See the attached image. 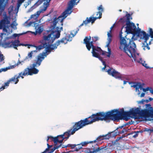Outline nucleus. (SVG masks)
Returning <instances> with one entry per match:
<instances>
[{"mask_svg": "<svg viewBox=\"0 0 153 153\" xmlns=\"http://www.w3.org/2000/svg\"><path fill=\"white\" fill-rule=\"evenodd\" d=\"M84 126L82 120H81L75 123L72 128L65 132L63 134L59 135V136H60L61 138L64 137V138L67 139L71 135L73 134L76 131L82 128Z\"/></svg>", "mask_w": 153, "mask_h": 153, "instance_id": "8", "label": "nucleus"}, {"mask_svg": "<svg viewBox=\"0 0 153 153\" xmlns=\"http://www.w3.org/2000/svg\"><path fill=\"white\" fill-rule=\"evenodd\" d=\"M144 131H147L151 133L153 132V129H148V128H145Z\"/></svg>", "mask_w": 153, "mask_h": 153, "instance_id": "45", "label": "nucleus"}, {"mask_svg": "<svg viewBox=\"0 0 153 153\" xmlns=\"http://www.w3.org/2000/svg\"><path fill=\"white\" fill-rule=\"evenodd\" d=\"M16 18L15 16L13 17L12 19L13 22L10 24V19L12 18L7 16L6 14L4 15L3 19L0 21V29H3V31L5 33L1 34L0 37L1 39H2L3 36L4 35H8L12 33V30L10 28V27L13 28H16L17 24L16 22Z\"/></svg>", "mask_w": 153, "mask_h": 153, "instance_id": "6", "label": "nucleus"}, {"mask_svg": "<svg viewBox=\"0 0 153 153\" xmlns=\"http://www.w3.org/2000/svg\"><path fill=\"white\" fill-rule=\"evenodd\" d=\"M149 101H151L152 100H153V98H152L151 97H149Z\"/></svg>", "mask_w": 153, "mask_h": 153, "instance_id": "60", "label": "nucleus"}, {"mask_svg": "<svg viewBox=\"0 0 153 153\" xmlns=\"http://www.w3.org/2000/svg\"><path fill=\"white\" fill-rule=\"evenodd\" d=\"M98 10L99 11L101 12V13L103 11V9L102 8V5H100L98 8Z\"/></svg>", "mask_w": 153, "mask_h": 153, "instance_id": "47", "label": "nucleus"}, {"mask_svg": "<svg viewBox=\"0 0 153 153\" xmlns=\"http://www.w3.org/2000/svg\"><path fill=\"white\" fill-rule=\"evenodd\" d=\"M99 12L101 13V16L102 15V13H101V12H100V11H99L97 13L96 15L97 16H98V14H99V16H100V13H99Z\"/></svg>", "mask_w": 153, "mask_h": 153, "instance_id": "58", "label": "nucleus"}, {"mask_svg": "<svg viewBox=\"0 0 153 153\" xmlns=\"http://www.w3.org/2000/svg\"><path fill=\"white\" fill-rule=\"evenodd\" d=\"M52 146V145H49L48 146V148L49 149H50L51 147Z\"/></svg>", "mask_w": 153, "mask_h": 153, "instance_id": "61", "label": "nucleus"}, {"mask_svg": "<svg viewBox=\"0 0 153 153\" xmlns=\"http://www.w3.org/2000/svg\"><path fill=\"white\" fill-rule=\"evenodd\" d=\"M25 0H18L17 7L16 8L13 10V7L10 6L8 9V12L10 17H11L12 16H15V18L17 16V13L18 12L19 8L22 4L24 2Z\"/></svg>", "mask_w": 153, "mask_h": 153, "instance_id": "10", "label": "nucleus"}, {"mask_svg": "<svg viewBox=\"0 0 153 153\" xmlns=\"http://www.w3.org/2000/svg\"><path fill=\"white\" fill-rule=\"evenodd\" d=\"M104 149H105V147H103V146H102L100 147H98L96 149L94 148L92 151H91L90 149H89V151L88 153H96L99 151H101V152H103L104 151Z\"/></svg>", "mask_w": 153, "mask_h": 153, "instance_id": "23", "label": "nucleus"}, {"mask_svg": "<svg viewBox=\"0 0 153 153\" xmlns=\"http://www.w3.org/2000/svg\"><path fill=\"white\" fill-rule=\"evenodd\" d=\"M110 68H109V69H108V70H107V69H106V70H107V71H106V72H107V71H108V70H109V69H110Z\"/></svg>", "mask_w": 153, "mask_h": 153, "instance_id": "62", "label": "nucleus"}, {"mask_svg": "<svg viewBox=\"0 0 153 153\" xmlns=\"http://www.w3.org/2000/svg\"><path fill=\"white\" fill-rule=\"evenodd\" d=\"M36 32V34H35L36 35L37 33H41L43 30V27L42 26H40L39 25L36 26L35 27Z\"/></svg>", "mask_w": 153, "mask_h": 153, "instance_id": "27", "label": "nucleus"}, {"mask_svg": "<svg viewBox=\"0 0 153 153\" xmlns=\"http://www.w3.org/2000/svg\"><path fill=\"white\" fill-rule=\"evenodd\" d=\"M53 137L50 136L48 137V139L47 140V141L48 142L49 140H50V141H53Z\"/></svg>", "mask_w": 153, "mask_h": 153, "instance_id": "46", "label": "nucleus"}, {"mask_svg": "<svg viewBox=\"0 0 153 153\" xmlns=\"http://www.w3.org/2000/svg\"><path fill=\"white\" fill-rule=\"evenodd\" d=\"M124 17H123V18H121L120 19L119 21V22H125L124 20Z\"/></svg>", "mask_w": 153, "mask_h": 153, "instance_id": "50", "label": "nucleus"}, {"mask_svg": "<svg viewBox=\"0 0 153 153\" xmlns=\"http://www.w3.org/2000/svg\"><path fill=\"white\" fill-rule=\"evenodd\" d=\"M100 13V16H97L95 17H93L92 18L91 17H90L88 19V18H87L86 20L85 21H84L79 26V27L82 26L84 24L86 25L89 23H90L91 22L92 23H93L94 21L98 19H100L101 18V13L99 12Z\"/></svg>", "mask_w": 153, "mask_h": 153, "instance_id": "16", "label": "nucleus"}, {"mask_svg": "<svg viewBox=\"0 0 153 153\" xmlns=\"http://www.w3.org/2000/svg\"><path fill=\"white\" fill-rule=\"evenodd\" d=\"M114 109L106 112H100L93 114L91 116L81 120L85 126L99 120L114 121Z\"/></svg>", "mask_w": 153, "mask_h": 153, "instance_id": "5", "label": "nucleus"}, {"mask_svg": "<svg viewBox=\"0 0 153 153\" xmlns=\"http://www.w3.org/2000/svg\"><path fill=\"white\" fill-rule=\"evenodd\" d=\"M94 143V141H90V142H84L82 143L81 144L82 146H85L88 143Z\"/></svg>", "mask_w": 153, "mask_h": 153, "instance_id": "43", "label": "nucleus"}, {"mask_svg": "<svg viewBox=\"0 0 153 153\" xmlns=\"http://www.w3.org/2000/svg\"><path fill=\"white\" fill-rule=\"evenodd\" d=\"M62 27H61L60 28L57 27H56V31H52L51 33L47 36H43V39L45 43L43 44V45H40L36 46L28 45V48H30V46H32L36 48V50L34 51H36V53L38 51L45 48L46 52H43V53H46V54L47 55L48 54V53H49L56 49L57 47L61 43H63L65 44L67 43L68 41H71L72 40V37H74L79 30V29L77 28L76 30L72 31L71 33V37H70L69 34L67 35L65 37L63 38L61 40H59L55 43L53 45H51L55 39L59 37L60 32L61 30H62Z\"/></svg>", "mask_w": 153, "mask_h": 153, "instance_id": "1", "label": "nucleus"}, {"mask_svg": "<svg viewBox=\"0 0 153 153\" xmlns=\"http://www.w3.org/2000/svg\"><path fill=\"white\" fill-rule=\"evenodd\" d=\"M149 36H151L152 38H153V31L150 33Z\"/></svg>", "mask_w": 153, "mask_h": 153, "instance_id": "55", "label": "nucleus"}, {"mask_svg": "<svg viewBox=\"0 0 153 153\" xmlns=\"http://www.w3.org/2000/svg\"><path fill=\"white\" fill-rule=\"evenodd\" d=\"M127 82H128L129 85H131V86H144L145 85L144 83L140 82H128L125 80L123 81L124 85H125Z\"/></svg>", "mask_w": 153, "mask_h": 153, "instance_id": "22", "label": "nucleus"}, {"mask_svg": "<svg viewBox=\"0 0 153 153\" xmlns=\"http://www.w3.org/2000/svg\"><path fill=\"white\" fill-rule=\"evenodd\" d=\"M20 77H21V76L19 74L18 75L14 76L5 83L4 86H8L10 83L14 84L17 83L19 81V79Z\"/></svg>", "mask_w": 153, "mask_h": 153, "instance_id": "15", "label": "nucleus"}, {"mask_svg": "<svg viewBox=\"0 0 153 153\" xmlns=\"http://www.w3.org/2000/svg\"><path fill=\"white\" fill-rule=\"evenodd\" d=\"M145 95V93H142L140 95V97H143Z\"/></svg>", "mask_w": 153, "mask_h": 153, "instance_id": "53", "label": "nucleus"}, {"mask_svg": "<svg viewBox=\"0 0 153 153\" xmlns=\"http://www.w3.org/2000/svg\"><path fill=\"white\" fill-rule=\"evenodd\" d=\"M141 29L138 27V29L137 30L136 32L138 36L143 40V42L142 43V47L144 50L146 49L149 50L150 48L147 43V41L149 39V36L148 34H147L145 31H141Z\"/></svg>", "mask_w": 153, "mask_h": 153, "instance_id": "9", "label": "nucleus"}, {"mask_svg": "<svg viewBox=\"0 0 153 153\" xmlns=\"http://www.w3.org/2000/svg\"><path fill=\"white\" fill-rule=\"evenodd\" d=\"M110 146H105V147L104 151L103 152H106V153H109L113 151V149L111 148Z\"/></svg>", "mask_w": 153, "mask_h": 153, "instance_id": "28", "label": "nucleus"}, {"mask_svg": "<svg viewBox=\"0 0 153 153\" xmlns=\"http://www.w3.org/2000/svg\"><path fill=\"white\" fill-rule=\"evenodd\" d=\"M76 146V144H68L67 145V147H70L72 149L74 148Z\"/></svg>", "mask_w": 153, "mask_h": 153, "instance_id": "41", "label": "nucleus"}, {"mask_svg": "<svg viewBox=\"0 0 153 153\" xmlns=\"http://www.w3.org/2000/svg\"><path fill=\"white\" fill-rule=\"evenodd\" d=\"M142 132L143 131H137V132H135V133L134 135H133V133H131L130 134H128V135H129L130 134H132V137L134 138H135L136 137H137L138 136V133H140V132L142 133Z\"/></svg>", "mask_w": 153, "mask_h": 153, "instance_id": "37", "label": "nucleus"}, {"mask_svg": "<svg viewBox=\"0 0 153 153\" xmlns=\"http://www.w3.org/2000/svg\"><path fill=\"white\" fill-rule=\"evenodd\" d=\"M6 37L5 40L2 43V46L4 48L12 47V41H8L9 39H7Z\"/></svg>", "mask_w": 153, "mask_h": 153, "instance_id": "20", "label": "nucleus"}, {"mask_svg": "<svg viewBox=\"0 0 153 153\" xmlns=\"http://www.w3.org/2000/svg\"><path fill=\"white\" fill-rule=\"evenodd\" d=\"M110 35L108 34V38L107 42L106 43V45L105 47H107L108 52L105 51H102L100 48L96 47L94 46L92 44V42H89L90 40H91V37L89 36V37H86L84 39V43L86 45V46L88 50L90 51L91 48H92V51L91 52L92 54V56L94 57L98 58L102 62L103 65L104 66V67L102 68V71L105 70L106 67L105 61L102 59L101 57L99 56L100 54L104 56L105 57H109L111 54V49L109 47V44L111 42L110 39Z\"/></svg>", "mask_w": 153, "mask_h": 153, "instance_id": "3", "label": "nucleus"}, {"mask_svg": "<svg viewBox=\"0 0 153 153\" xmlns=\"http://www.w3.org/2000/svg\"><path fill=\"white\" fill-rule=\"evenodd\" d=\"M46 1V2H45L44 3L43 5L40 7L39 11H38L37 12V13L39 15L41 13H43L46 10L47 7H48L49 5V3L50 1H48L47 0H43L42 1V3L43 1Z\"/></svg>", "mask_w": 153, "mask_h": 153, "instance_id": "18", "label": "nucleus"}, {"mask_svg": "<svg viewBox=\"0 0 153 153\" xmlns=\"http://www.w3.org/2000/svg\"><path fill=\"white\" fill-rule=\"evenodd\" d=\"M123 127H124V126L123 125V126H119L118 128H117L116 130H117L119 128H122Z\"/></svg>", "mask_w": 153, "mask_h": 153, "instance_id": "57", "label": "nucleus"}, {"mask_svg": "<svg viewBox=\"0 0 153 153\" xmlns=\"http://www.w3.org/2000/svg\"><path fill=\"white\" fill-rule=\"evenodd\" d=\"M114 25H115V24H114L113 25V26H112L110 28V30L109 31V32H108V34H107V35H108V33L110 34V36H111L110 39H111V40H112V39H111L112 36L111 35V30H112V29H113V27H114Z\"/></svg>", "mask_w": 153, "mask_h": 153, "instance_id": "42", "label": "nucleus"}, {"mask_svg": "<svg viewBox=\"0 0 153 153\" xmlns=\"http://www.w3.org/2000/svg\"><path fill=\"white\" fill-rule=\"evenodd\" d=\"M114 121H118L123 119L127 121L129 119L131 115H132L135 119L143 118L142 110L139 108H133L128 111H125L123 108L120 110L114 109Z\"/></svg>", "mask_w": 153, "mask_h": 153, "instance_id": "4", "label": "nucleus"}, {"mask_svg": "<svg viewBox=\"0 0 153 153\" xmlns=\"http://www.w3.org/2000/svg\"><path fill=\"white\" fill-rule=\"evenodd\" d=\"M4 56L2 54H1L0 51V65H2L4 63Z\"/></svg>", "mask_w": 153, "mask_h": 153, "instance_id": "35", "label": "nucleus"}, {"mask_svg": "<svg viewBox=\"0 0 153 153\" xmlns=\"http://www.w3.org/2000/svg\"><path fill=\"white\" fill-rule=\"evenodd\" d=\"M126 16L127 18V21H130V19H132V18L129 14H127Z\"/></svg>", "mask_w": 153, "mask_h": 153, "instance_id": "40", "label": "nucleus"}, {"mask_svg": "<svg viewBox=\"0 0 153 153\" xmlns=\"http://www.w3.org/2000/svg\"><path fill=\"white\" fill-rule=\"evenodd\" d=\"M16 65H15L8 67L6 68H1L0 69V73L2 71H5L8 69L13 68L16 67Z\"/></svg>", "mask_w": 153, "mask_h": 153, "instance_id": "29", "label": "nucleus"}, {"mask_svg": "<svg viewBox=\"0 0 153 153\" xmlns=\"http://www.w3.org/2000/svg\"><path fill=\"white\" fill-rule=\"evenodd\" d=\"M61 137L60 136L58 135L57 136L53 138V141L54 142L55 145H56L59 141V139H60Z\"/></svg>", "mask_w": 153, "mask_h": 153, "instance_id": "34", "label": "nucleus"}, {"mask_svg": "<svg viewBox=\"0 0 153 153\" xmlns=\"http://www.w3.org/2000/svg\"><path fill=\"white\" fill-rule=\"evenodd\" d=\"M99 38H98L97 37H96V36H95V37H92V41H91L92 42H95L96 41L98 40ZM91 40H90V41H89V42H90V41Z\"/></svg>", "mask_w": 153, "mask_h": 153, "instance_id": "44", "label": "nucleus"}, {"mask_svg": "<svg viewBox=\"0 0 153 153\" xmlns=\"http://www.w3.org/2000/svg\"><path fill=\"white\" fill-rule=\"evenodd\" d=\"M19 76L22 79H23L24 76H28V75H32L30 71V68H25L23 72H21L19 74Z\"/></svg>", "mask_w": 153, "mask_h": 153, "instance_id": "19", "label": "nucleus"}, {"mask_svg": "<svg viewBox=\"0 0 153 153\" xmlns=\"http://www.w3.org/2000/svg\"><path fill=\"white\" fill-rule=\"evenodd\" d=\"M107 71L108 74L112 76L116 79L121 80L123 79H126L127 80H129V79L126 78L125 76L120 74L113 68H110Z\"/></svg>", "mask_w": 153, "mask_h": 153, "instance_id": "11", "label": "nucleus"}, {"mask_svg": "<svg viewBox=\"0 0 153 153\" xmlns=\"http://www.w3.org/2000/svg\"><path fill=\"white\" fill-rule=\"evenodd\" d=\"M152 29L151 28H149V34L153 32Z\"/></svg>", "mask_w": 153, "mask_h": 153, "instance_id": "56", "label": "nucleus"}, {"mask_svg": "<svg viewBox=\"0 0 153 153\" xmlns=\"http://www.w3.org/2000/svg\"><path fill=\"white\" fill-rule=\"evenodd\" d=\"M27 22H25V25L26 26H27V27H29V26H30L31 25V24H32L33 23H32V22H30L28 24V25H26V24H27Z\"/></svg>", "mask_w": 153, "mask_h": 153, "instance_id": "48", "label": "nucleus"}, {"mask_svg": "<svg viewBox=\"0 0 153 153\" xmlns=\"http://www.w3.org/2000/svg\"><path fill=\"white\" fill-rule=\"evenodd\" d=\"M43 0H39L38 1L36 2L31 8L28 10V12H30L33 9L35 8L36 7L38 6L39 5H40L42 3V1ZM51 0H47L48 1H50Z\"/></svg>", "mask_w": 153, "mask_h": 153, "instance_id": "26", "label": "nucleus"}, {"mask_svg": "<svg viewBox=\"0 0 153 153\" xmlns=\"http://www.w3.org/2000/svg\"><path fill=\"white\" fill-rule=\"evenodd\" d=\"M124 133V131L123 130L122 131L121 133Z\"/></svg>", "mask_w": 153, "mask_h": 153, "instance_id": "63", "label": "nucleus"}, {"mask_svg": "<svg viewBox=\"0 0 153 153\" xmlns=\"http://www.w3.org/2000/svg\"><path fill=\"white\" fill-rule=\"evenodd\" d=\"M12 47L16 50H18L17 47L21 46H28V44H24L21 43L18 39H16L14 41H12Z\"/></svg>", "mask_w": 153, "mask_h": 153, "instance_id": "17", "label": "nucleus"}, {"mask_svg": "<svg viewBox=\"0 0 153 153\" xmlns=\"http://www.w3.org/2000/svg\"><path fill=\"white\" fill-rule=\"evenodd\" d=\"M77 0H71L68 4V7L67 9L63 12L61 15L57 19L55 18L53 21V24L55 27L57 23H60L61 25H63V20L72 12V9L75 4H77L79 1L75 4V2Z\"/></svg>", "mask_w": 153, "mask_h": 153, "instance_id": "7", "label": "nucleus"}, {"mask_svg": "<svg viewBox=\"0 0 153 153\" xmlns=\"http://www.w3.org/2000/svg\"><path fill=\"white\" fill-rule=\"evenodd\" d=\"M25 33H22L18 34H17L16 33H14V34H13V35L12 36H10L9 37H7L6 39H12V38H15L17 36H19L22 35L23 34H25Z\"/></svg>", "mask_w": 153, "mask_h": 153, "instance_id": "31", "label": "nucleus"}, {"mask_svg": "<svg viewBox=\"0 0 153 153\" xmlns=\"http://www.w3.org/2000/svg\"><path fill=\"white\" fill-rule=\"evenodd\" d=\"M122 137H118L117 139H116V140L117 141H118V140H119L120 139H122Z\"/></svg>", "mask_w": 153, "mask_h": 153, "instance_id": "54", "label": "nucleus"}, {"mask_svg": "<svg viewBox=\"0 0 153 153\" xmlns=\"http://www.w3.org/2000/svg\"><path fill=\"white\" fill-rule=\"evenodd\" d=\"M30 67V71L31 72V73L32 74V75L33 74H38L39 71V70L38 69L34 68H31V67Z\"/></svg>", "mask_w": 153, "mask_h": 153, "instance_id": "30", "label": "nucleus"}, {"mask_svg": "<svg viewBox=\"0 0 153 153\" xmlns=\"http://www.w3.org/2000/svg\"><path fill=\"white\" fill-rule=\"evenodd\" d=\"M36 51H32L28 53L27 56L26 57L24 60L25 61H29L31 59L33 53H36Z\"/></svg>", "mask_w": 153, "mask_h": 153, "instance_id": "24", "label": "nucleus"}, {"mask_svg": "<svg viewBox=\"0 0 153 153\" xmlns=\"http://www.w3.org/2000/svg\"><path fill=\"white\" fill-rule=\"evenodd\" d=\"M4 0H0V16L4 9L6 4L4 3Z\"/></svg>", "mask_w": 153, "mask_h": 153, "instance_id": "25", "label": "nucleus"}, {"mask_svg": "<svg viewBox=\"0 0 153 153\" xmlns=\"http://www.w3.org/2000/svg\"><path fill=\"white\" fill-rule=\"evenodd\" d=\"M110 136L111 138L113 137L117 136V133L115 132V131L112 132L108 133Z\"/></svg>", "mask_w": 153, "mask_h": 153, "instance_id": "38", "label": "nucleus"}, {"mask_svg": "<svg viewBox=\"0 0 153 153\" xmlns=\"http://www.w3.org/2000/svg\"><path fill=\"white\" fill-rule=\"evenodd\" d=\"M61 145L62 144H60L59 146H57L56 145H55L53 148L50 149V152H49V153L53 152L55 150L58 149L61 146Z\"/></svg>", "mask_w": 153, "mask_h": 153, "instance_id": "32", "label": "nucleus"}, {"mask_svg": "<svg viewBox=\"0 0 153 153\" xmlns=\"http://www.w3.org/2000/svg\"><path fill=\"white\" fill-rule=\"evenodd\" d=\"M146 109L142 110L143 118L152 117L153 116V108L150 104L146 105Z\"/></svg>", "mask_w": 153, "mask_h": 153, "instance_id": "12", "label": "nucleus"}, {"mask_svg": "<svg viewBox=\"0 0 153 153\" xmlns=\"http://www.w3.org/2000/svg\"><path fill=\"white\" fill-rule=\"evenodd\" d=\"M76 145L77 146L76 147V149L75 150L76 151H78L82 148V146H81L80 144H78Z\"/></svg>", "mask_w": 153, "mask_h": 153, "instance_id": "39", "label": "nucleus"}, {"mask_svg": "<svg viewBox=\"0 0 153 153\" xmlns=\"http://www.w3.org/2000/svg\"><path fill=\"white\" fill-rule=\"evenodd\" d=\"M67 145H63L62 146V148H67Z\"/></svg>", "mask_w": 153, "mask_h": 153, "instance_id": "59", "label": "nucleus"}, {"mask_svg": "<svg viewBox=\"0 0 153 153\" xmlns=\"http://www.w3.org/2000/svg\"><path fill=\"white\" fill-rule=\"evenodd\" d=\"M46 53H40L38 56L37 60L36 62L31 64L30 67L33 68H35L40 66L41 64L42 61L44 59L45 57L47 56Z\"/></svg>", "mask_w": 153, "mask_h": 153, "instance_id": "13", "label": "nucleus"}, {"mask_svg": "<svg viewBox=\"0 0 153 153\" xmlns=\"http://www.w3.org/2000/svg\"><path fill=\"white\" fill-rule=\"evenodd\" d=\"M39 15L36 12L34 14L31 15L30 18L31 19H33L35 20H37Z\"/></svg>", "mask_w": 153, "mask_h": 153, "instance_id": "33", "label": "nucleus"}, {"mask_svg": "<svg viewBox=\"0 0 153 153\" xmlns=\"http://www.w3.org/2000/svg\"><path fill=\"white\" fill-rule=\"evenodd\" d=\"M121 31L119 34L120 45L119 48L123 51L131 58H132L135 62L141 63L146 68H148L145 61L142 60L139 53L137 51L136 44L133 41L128 39L126 36L122 37Z\"/></svg>", "mask_w": 153, "mask_h": 153, "instance_id": "2", "label": "nucleus"}, {"mask_svg": "<svg viewBox=\"0 0 153 153\" xmlns=\"http://www.w3.org/2000/svg\"><path fill=\"white\" fill-rule=\"evenodd\" d=\"M150 91V93L152 94H153V89H152L151 88H150V90H149Z\"/></svg>", "mask_w": 153, "mask_h": 153, "instance_id": "52", "label": "nucleus"}, {"mask_svg": "<svg viewBox=\"0 0 153 153\" xmlns=\"http://www.w3.org/2000/svg\"><path fill=\"white\" fill-rule=\"evenodd\" d=\"M125 32L127 33H131L136 30V27L134 24L130 21H126Z\"/></svg>", "mask_w": 153, "mask_h": 153, "instance_id": "14", "label": "nucleus"}, {"mask_svg": "<svg viewBox=\"0 0 153 153\" xmlns=\"http://www.w3.org/2000/svg\"><path fill=\"white\" fill-rule=\"evenodd\" d=\"M134 88H136V89L138 88H140V89H143V91L144 92H146L147 91H148L150 90V88L148 87L146 88H143V87H133Z\"/></svg>", "mask_w": 153, "mask_h": 153, "instance_id": "36", "label": "nucleus"}, {"mask_svg": "<svg viewBox=\"0 0 153 153\" xmlns=\"http://www.w3.org/2000/svg\"><path fill=\"white\" fill-rule=\"evenodd\" d=\"M47 145L48 146L49 145V144L48 143L47 144Z\"/></svg>", "mask_w": 153, "mask_h": 153, "instance_id": "64", "label": "nucleus"}, {"mask_svg": "<svg viewBox=\"0 0 153 153\" xmlns=\"http://www.w3.org/2000/svg\"><path fill=\"white\" fill-rule=\"evenodd\" d=\"M62 138V139L61 140H59V141L58 142V143H62L64 140L65 139L64 137L63 138Z\"/></svg>", "mask_w": 153, "mask_h": 153, "instance_id": "49", "label": "nucleus"}, {"mask_svg": "<svg viewBox=\"0 0 153 153\" xmlns=\"http://www.w3.org/2000/svg\"><path fill=\"white\" fill-rule=\"evenodd\" d=\"M132 123H131L130 122H128L127 123H125V124H123L124 126H127L129 125H131L132 124Z\"/></svg>", "mask_w": 153, "mask_h": 153, "instance_id": "51", "label": "nucleus"}, {"mask_svg": "<svg viewBox=\"0 0 153 153\" xmlns=\"http://www.w3.org/2000/svg\"><path fill=\"white\" fill-rule=\"evenodd\" d=\"M110 138L109 134L108 133L107 134L105 135L100 136L97 138L96 139L94 140V143L97 142L102 140L108 139Z\"/></svg>", "mask_w": 153, "mask_h": 153, "instance_id": "21", "label": "nucleus"}]
</instances>
